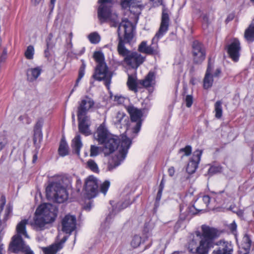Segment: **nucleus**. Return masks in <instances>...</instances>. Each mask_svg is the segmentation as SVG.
Wrapping results in <instances>:
<instances>
[{
    "instance_id": "33",
    "label": "nucleus",
    "mask_w": 254,
    "mask_h": 254,
    "mask_svg": "<svg viewBox=\"0 0 254 254\" xmlns=\"http://www.w3.org/2000/svg\"><path fill=\"white\" fill-rule=\"evenodd\" d=\"M222 102L217 101L214 104L215 117L217 119H220L222 116Z\"/></svg>"
},
{
    "instance_id": "20",
    "label": "nucleus",
    "mask_w": 254,
    "mask_h": 254,
    "mask_svg": "<svg viewBox=\"0 0 254 254\" xmlns=\"http://www.w3.org/2000/svg\"><path fill=\"white\" fill-rule=\"evenodd\" d=\"M67 238V236H64L59 242L56 243L49 247L44 248L43 249V253L44 254H56L59 251L63 248L64 244Z\"/></svg>"
},
{
    "instance_id": "21",
    "label": "nucleus",
    "mask_w": 254,
    "mask_h": 254,
    "mask_svg": "<svg viewBox=\"0 0 254 254\" xmlns=\"http://www.w3.org/2000/svg\"><path fill=\"white\" fill-rule=\"evenodd\" d=\"M132 202L129 198L125 200L123 202H118L117 204L116 208H113L112 211L109 213L106 218V221H110L112 219V216H115L117 213L119 212L120 210L124 209L129 205Z\"/></svg>"
},
{
    "instance_id": "41",
    "label": "nucleus",
    "mask_w": 254,
    "mask_h": 254,
    "mask_svg": "<svg viewBox=\"0 0 254 254\" xmlns=\"http://www.w3.org/2000/svg\"><path fill=\"white\" fill-rule=\"evenodd\" d=\"M185 102L186 103V106L190 108L191 106L193 103V97L191 95H187L185 99Z\"/></svg>"
},
{
    "instance_id": "5",
    "label": "nucleus",
    "mask_w": 254,
    "mask_h": 254,
    "mask_svg": "<svg viewBox=\"0 0 254 254\" xmlns=\"http://www.w3.org/2000/svg\"><path fill=\"white\" fill-rule=\"evenodd\" d=\"M201 232L196 231L195 234L199 238L200 243L197 249L198 252H208L212 246L214 240L218 238L220 232L217 229L206 225L201 227Z\"/></svg>"
},
{
    "instance_id": "27",
    "label": "nucleus",
    "mask_w": 254,
    "mask_h": 254,
    "mask_svg": "<svg viewBox=\"0 0 254 254\" xmlns=\"http://www.w3.org/2000/svg\"><path fill=\"white\" fill-rule=\"evenodd\" d=\"M138 51L140 53L147 55H152L156 53V51L153 47L147 46V42L142 41L138 46Z\"/></svg>"
},
{
    "instance_id": "34",
    "label": "nucleus",
    "mask_w": 254,
    "mask_h": 254,
    "mask_svg": "<svg viewBox=\"0 0 254 254\" xmlns=\"http://www.w3.org/2000/svg\"><path fill=\"white\" fill-rule=\"evenodd\" d=\"M88 39L90 42L92 44H97L100 41V36L97 32H93L88 35Z\"/></svg>"
},
{
    "instance_id": "16",
    "label": "nucleus",
    "mask_w": 254,
    "mask_h": 254,
    "mask_svg": "<svg viewBox=\"0 0 254 254\" xmlns=\"http://www.w3.org/2000/svg\"><path fill=\"white\" fill-rule=\"evenodd\" d=\"M114 122L117 128L124 129L125 132L129 129L130 120L124 112H119L115 117Z\"/></svg>"
},
{
    "instance_id": "56",
    "label": "nucleus",
    "mask_w": 254,
    "mask_h": 254,
    "mask_svg": "<svg viewBox=\"0 0 254 254\" xmlns=\"http://www.w3.org/2000/svg\"><path fill=\"white\" fill-rule=\"evenodd\" d=\"M164 179H162V180H161V183L160 184V185H159V190H163L164 189Z\"/></svg>"
},
{
    "instance_id": "57",
    "label": "nucleus",
    "mask_w": 254,
    "mask_h": 254,
    "mask_svg": "<svg viewBox=\"0 0 254 254\" xmlns=\"http://www.w3.org/2000/svg\"><path fill=\"white\" fill-rule=\"evenodd\" d=\"M150 1L153 2L154 3L157 4H162V0H149Z\"/></svg>"
},
{
    "instance_id": "13",
    "label": "nucleus",
    "mask_w": 254,
    "mask_h": 254,
    "mask_svg": "<svg viewBox=\"0 0 254 254\" xmlns=\"http://www.w3.org/2000/svg\"><path fill=\"white\" fill-rule=\"evenodd\" d=\"M193 61L196 64L201 63L205 58V51L203 45L198 41H194L192 45Z\"/></svg>"
},
{
    "instance_id": "55",
    "label": "nucleus",
    "mask_w": 254,
    "mask_h": 254,
    "mask_svg": "<svg viewBox=\"0 0 254 254\" xmlns=\"http://www.w3.org/2000/svg\"><path fill=\"white\" fill-rule=\"evenodd\" d=\"M85 70L79 69V73H78V77L82 78L84 75Z\"/></svg>"
},
{
    "instance_id": "54",
    "label": "nucleus",
    "mask_w": 254,
    "mask_h": 254,
    "mask_svg": "<svg viewBox=\"0 0 254 254\" xmlns=\"http://www.w3.org/2000/svg\"><path fill=\"white\" fill-rule=\"evenodd\" d=\"M221 73V70L219 68H217L215 72L214 73V74L212 75L213 76L217 77Z\"/></svg>"
},
{
    "instance_id": "60",
    "label": "nucleus",
    "mask_w": 254,
    "mask_h": 254,
    "mask_svg": "<svg viewBox=\"0 0 254 254\" xmlns=\"http://www.w3.org/2000/svg\"><path fill=\"white\" fill-rule=\"evenodd\" d=\"M56 0H50V6L53 9L54 7L55 3L56 2Z\"/></svg>"
},
{
    "instance_id": "6",
    "label": "nucleus",
    "mask_w": 254,
    "mask_h": 254,
    "mask_svg": "<svg viewBox=\"0 0 254 254\" xmlns=\"http://www.w3.org/2000/svg\"><path fill=\"white\" fill-rule=\"evenodd\" d=\"M93 58L97 64L93 77L98 81L104 80L106 86H108L111 83L112 75L105 62L104 54L101 52L96 51L94 53Z\"/></svg>"
},
{
    "instance_id": "28",
    "label": "nucleus",
    "mask_w": 254,
    "mask_h": 254,
    "mask_svg": "<svg viewBox=\"0 0 254 254\" xmlns=\"http://www.w3.org/2000/svg\"><path fill=\"white\" fill-rule=\"evenodd\" d=\"M42 69L40 67L29 68L27 70L28 80L33 81L36 80L40 75Z\"/></svg>"
},
{
    "instance_id": "11",
    "label": "nucleus",
    "mask_w": 254,
    "mask_h": 254,
    "mask_svg": "<svg viewBox=\"0 0 254 254\" xmlns=\"http://www.w3.org/2000/svg\"><path fill=\"white\" fill-rule=\"evenodd\" d=\"M94 104L95 102L91 98L88 96L83 97L79 102L77 118H80L82 116H87V112L93 107Z\"/></svg>"
},
{
    "instance_id": "2",
    "label": "nucleus",
    "mask_w": 254,
    "mask_h": 254,
    "mask_svg": "<svg viewBox=\"0 0 254 254\" xmlns=\"http://www.w3.org/2000/svg\"><path fill=\"white\" fill-rule=\"evenodd\" d=\"M134 27L131 22L124 21L119 28V43L117 51L120 56L124 57V62L133 69H137L145 61L146 56L137 52L129 51L126 48L121 34L124 33V39L130 42L133 38Z\"/></svg>"
},
{
    "instance_id": "3",
    "label": "nucleus",
    "mask_w": 254,
    "mask_h": 254,
    "mask_svg": "<svg viewBox=\"0 0 254 254\" xmlns=\"http://www.w3.org/2000/svg\"><path fill=\"white\" fill-rule=\"evenodd\" d=\"M28 220H21L16 226V232L17 234L14 235L12 239V241L9 244V250L14 253L19 252H23L25 254H34L29 247L26 245L23 241L21 237L29 238V236L26 231V225L28 224Z\"/></svg>"
},
{
    "instance_id": "8",
    "label": "nucleus",
    "mask_w": 254,
    "mask_h": 254,
    "mask_svg": "<svg viewBox=\"0 0 254 254\" xmlns=\"http://www.w3.org/2000/svg\"><path fill=\"white\" fill-rule=\"evenodd\" d=\"M127 109L130 116L132 132L134 133H137L141 126L142 111L133 106H128Z\"/></svg>"
},
{
    "instance_id": "53",
    "label": "nucleus",
    "mask_w": 254,
    "mask_h": 254,
    "mask_svg": "<svg viewBox=\"0 0 254 254\" xmlns=\"http://www.w3.org/2000/svg\"><path fill=\"white\" fill-rule=\"evenodd\" d=\"M237 228V225L234 222L233 223L231 224L230 229L232 231H234L236 230Z\"/></svg>"
},
{
    "instance_id": "30",
    "label": "nucleus",
    "mask_w": 254,
    "mask_h": 254,
    "mask_svg": "<svg viewBox=\"0 0 254 254\" xmlns=\"http://www.w3.org/2000/svg\"><path fill=\"white\" fill-rule=\"evenodd\" d=\"M244 37L249 42L254 41V20L252 21L249 27L246 29Z\"/></svg>"
},
{
    "instance_id": "44",
    "label": "nucleus",
    "mask_w": 254,
    "mask_h": 254,
    "mask_svg": "<svg viewBox=\"0 0 254 254\" xmlns=\"http://www.w3.org/2000/svg\"><path fill=\"white\" fill-rule=\"evenodd\" d=\"M6 140L5 136L0 134V151H1L6 144Z\"/></svg>"
},
{
    "instance_id": "48",
    "label": "nucleus",
    "mask_w": 254,
    "mask_h": 254,
    "mask_svg": "<svg viewBox=\"0 0 254 254\" xmlns=\"http://www.w3.org/2000/svg\"><path fill=\"white\" fill-rule=\"evenodd\" d=\"M162 191H163V190H158L156 198L157 201H159L161 199Z\"/></svg>"
},
{
    "instance_id": "42",
    "label": "nucleus",
    "mask_w": 254,
    "mask_h": 254,
    "mask_svg": "<svg viewBox=\"0 0 254 254\" xmlns=\"http://www.w3.org/2000/svg\"><path fill=\"white\" fill-rule=\"evenodd\" d=\"M134 0H123L121 2V5L124 8H130L132 4V1Z\"/></svg>"
},
{
    "instance_id": "61",
    "label": "nucleus",
    "mask_w": 254,
    "mask_h": 254,
    "mask_svg": "<svg viewBox=\"0 0 254 254\" xmlns=\"http://www.w3.org/2000/svg\"><path fill=\"white\" fill-rule=\"evenodd\" d=\"M67 46H68V48H71L72 47V42H71V41H70V39H69V42L67 44Z\"/></svg>"
},
{
    "instance_id": "46",
    "label": "nucleus",
    "mask_w": 254,
    "mask_h": 254,
    "mask_svg": "<svg viewBox=\"0 0 254 254\" xmlns=\"http://www.w3.org/2000/svg\"><path fill=\"white\" fill-rule=\"evenodd\" d=\"M1 203H0V210L1 211L5 205V198L4 196H1Z\"/></svg>"
},
{
    "instance_id": "47",
    "label": "nucleus",
    "mask_w": 254,
    "mask_h": 254,
    "mask_svg": "<svg viewBox=\"0 0 254 254\" xmlns=\"http://www.w3.org/2000/svg\"><path fill=\"white\" fill-rule=\"evenodd\" d=\"M175 172V169L173 167H171L168 169L169 175L171 177H173L174 175Z\"/></svg>"
},
{
    "instance_id": "39",
    "label": "nucleus",
    "mask_w": 254,
    "mask_h": 254,
    "mask_svg": "<svg viewBox=\"0 0 254 254\" xmlns=\"http://www.w3.org/2000/svg\"><path fill=\"white\" fill-rule=\"evenodd\" d=\"M110 185V182L109 181H105L100 186V191L105 195L108 190Z\"/></svg>"
},
{
    "instance_id": "45",
    "label": "nucleus",
    "mask_w": 254,
    "mask_h": 254,
    "mask_svg": "<svg viewBox=\"0 0 254 254\" xmlns=\"http://www.w3.org/2000/svg\"><path fill=\"white\" fill-rule=\"evenodd\" d=\"M203 23H205L203 24V26L206 27L208 23V17L206 14L203 16Z\"/></svg>"
},
{
    "instance_id": "59",
    "label": "nucleus",
    "mask_w": 254,
    "mask_h": 254,
    "mask_svg": "<svg viewBox=\"0 0 254 254\" xmlns=\"http://www.w3.org/2000/svg\"><path fill=\"white\" fill-rule=\"evenodd\" d=\"M37 158H38V156H37V152H36V153H35L34 155H33V160H32V162L33 163H35L37 160Z\"/></svg>"
},
{
    "instance_id": "24",
    "label": "nucleus",
    "mask_w": 254,
    "mask_h": 254,
    "mask_svg": "<svg viewBox=\"0 0 254 254\" xmlns=\"http://www.w3.org/2000/svg\"><path fill=\"white\" fill-rule=\"evenodd\" d=\"M127 85L130 90L135 93H137L138 89L141 88L139 80L137 81L135 77L130 75H128V76Z\"/></svg>"
},
{
    "instance_id": "17",
    "label": "nucleus",
    "mask_w": 254,
    "mask_h": 254,
    "mask_svg": "<svg viewBox=\"0 0 254 254\" xmlns=\"http://www.w3.org/2000/svg\"><path fill=\"white\" fill-rule=\"evenodd\" d=\"M240 49V43L237 39H234L228 46V53L230 57L235 62H237L239 60Z\"/></svg>"
},
{
    "instance_id": "40",
    "label": "nucleus",
    "mask_w": 254,
    "mask_h": 254,
    "mask_svg": "<svg viewBox=\"0 0 254 254\" xmlns=\"http://www.w3.org/2000/svg\"><path fill=\"white\" fill-rule=\"evenodd\" d=\"M100 148L95 145H91L90 147V156H96L98 155Z\"/></svg>"
},
{
    "instance_id": "4",
    "label": "nucleus",
    "mask_w": 254,
    "mask_h": 254,
    "mask_svg": "<svg viewBox=\"0 0 254 254\" xmlns=\"http://www.w3.org/2000/svg\"><path fill=\"white\" fill-rule=\"evenodd\" d=\"M57 208L50 203L40 205L35 211L34 223L39 230H43L46 224L53 222L57 216Z\"/></svg>"
},
{
    "instance_id": "25",
    "label": "nucleus",
    "mask_w": 254,
    "mask_h": 254,
    "mask_svg": "<svg viewBox=\"0 0 254 254\" xmlns=\"http://www.w3.org/2000/svg\"><path fill=\"white\" fill-rule=\"evenodd\" d=\"M211 68L209 64L205 73V77L203 79V87L205 89H208L211 87L213 82V76L211 74Z\"/></svg>"
},
{
    "instance_id": "31",
    "label": "nucleus",
    "mask_w": 254,
    "mask_h": 254,
    "mask_svg": "<svg viewBox=\"0 0 254 254\" xmlns=\"http://www.w3.org/2000/svg\"><path fill=\"white\" fill-rule=\"evenodd\" d=\"M200 239L197 237L196 236L195 237L193 236V238L190 239L189 243L188 248L190 252L192 254H198V251H197V249L198 248V246H197V243L198 241L200 242Z\"/></svg>"
},
{
    "instance_id": "18",
    "label": "nucleus",
    "mask_w": 254,
    "mask_h": 254,
    "mask_svg": "<svg viewBox=\"0 0 254 254\" xmlns=\"http://www.w3.org/2000/svg\"><path fill=\"white\" fill-rule=\"evenodd\" d=\"M217 245L218 248L213 251L212 254H232L233 246L231 242L220 241Z\"/></svg>"
},
{
    "instance_id": "22",
    "label": "nucleus",
    "mask_w": 254,
    "mask_h": 254,
    "mask_svg": "<svg viewBox=\"0 0 254 254\" xmlns=\"http://www.w3.org/2000/svg\"><path fill=\"white\" fill-rule=\"evenodd\" d=\"M124 21H128L131 22L127 18H125L122 20L121 22H120V18L116 13H111L109 16L107 22L110 23V25L111 27H118L117 32L118 33V29L121 24Z\"/></svg>"
},
{
    "instance_id": "19",
    "label": "nucleus",
    "mask_w": 254,
    "mask_h": 254,
    "mask_svg": "<svg viewBox=\"0 0 254 254\" xmlns=\"http://www.w3.org/2000/svg\"><path fill=\"white\" fill-rule=\"evenodd\" d=\"M78 128L79 131L87 136L91 134L89 129L90 121L88 116H82L80 118H78Z\"/></svg>"
},
{
    "instance_id": "36",
    "label": "nucleus",
    "mask_w": 254,
    "mask_h": 254,
    "mask_svg": "<svg viewBox=\"0 0 254 254\" xmlns=\"http://www.w3.org/2000/svg\"><path fill=\"white\" fill-rule=\"evenodd\" d=\"M88 167L93 172L95 173L99 172V168L97 164L95 162L91 159L89 160L87 162Z\"/></svg>"
},
{
    "instance_id": "49",
    "label": "nucleus",
    "mask_w": 254,
    "mask_h": 254,
    "mask_svg": "<svg viewBox=\"0 0 254 254\" xmlns=\"http://www.w3.org/2000/svg\"><path fill=\"white\" fill-rule=\"evenodd\" d=\"M81 79H82L81 77H80L78 76V78H77V79H76V83H75V84L74 85V88L71 90L70 94H71L73 92L74 88H75L76 87L78 86V83L79 82V81L81 80Z\"/></svg>"
},
{
    "instance_id": "50",
    "label": "nucleus",
    "mask_w": 254,
    "mask_h": 254,
    "mask_svg": "<svg viewBox=\"0 0 254 254\" xmlns=\"http://www.w3.org/2000/svg\"><path fill=\"white\" fill-rule=\"evenodd\" d=\"M236 213L237 214V215L240 217H242L244 214V211L241 209H238L236 211Z\"/></svg>"
},
{
    "instance_id": "29",
    "label": "nucleus",
    "mask_w": 254,
    "mask_h": 254,
    "mask_svg": "<svg viewBox=\"0 0 254 254\" xmlns=\"http://www.w3.org/2000/svg\"><path fill=\"white\" fill-rule=\"evenodd\" d=\"M71 146L74 152L78 156H79L80 148L82 146L80 135H76L72 139Z\"/></svg>"
},
{
    "instance_id": "43",
    "label": "nucleus",
    "mask_w": 254,
    "mask_h": 254,
    "mask_svg": "<svg viewBox=\"0 0 254 254\" xmlns=\"http://www.w3.org/2000/svg\"><path fill=\"white\" fill-rule=\"evenodd\" d=\"M243 241L246 243V246L250 248L251 246L252 241L251 240L250 236L246 234L244 237Z\"/></svg>"
},
{
    "instance_id": "7",
    "label": "nucleus",
    "mask_w": 254,
    "mask_h": 254,
    "mask_svg": "<svg viewBox=\"0 0 254 254\" xmlns=\"http://www.w3.org/2000/svg\"><path fill=\"white\" fill-rule=\"evenodd\" d=\"M46 195L48 199L58 203H63L68 198L65 188L57 182H51L46 189Z\"/></svg>"
},
{
    "instance_id": "12",
    "label": "nucleus",
    "mask_w": 254,
    "mask_h": 254,
    "mask_svg": "<svg viewBox=\"0 0 254 254\" xmlns=\"http://www.w3.org/2000/svg\"><path fill=\"white\" fill-rule=\"evenodd\" d=\"M170 18L169 14L165 9H163L162 13L161 22L158 32L152 39L153 42H157L168 31L169 25Z\"/></svg>"
},
{
    "instance_id": "52",
    "label": "nucleus",
    "mask_w": 254,
    "mask_h": 254,
    "mask_svg": "<svg viewBox=\"0 0 254 254\" xmlns=\"http://www.w3.org/2000/svg\"><path fill=\"white\" fill-rule=\"evenodd\" d=\"M43 0H31V2L34 5H37L39 4L41 2H42Z\"/></svg>"
},
{
    "instance_id": "23",
    "label": "nucleus",
    "mask_w": 254,
    "mask_h": 254,
    "mask_svg": "<svg viewBox=\"0 0 254 254\" xmlns=\"http://www.w3.org/2000/svg\"><path fill=\"white\" fill-rule=\"evenodd\" d=\"M210 201V197L208 195H204L201 200L195 202L193 205L196 211H200L207 207Z\"/></svg>"
},
{
    "instance_id": "1",
    "label": "nucleus",
    "mask_w": 254,
    "mask_h": 254,
    "mask_svg": "<svg viewBox=\"0 0 254 254\" xmlns=\"http://www.w3.org/2000/svg\"><path fill=\"white\" fill-rule=\"evenodd\" d=\"M94 136L100 144H104L103 151L106 156L117 150L109 161L108 170H113L125 159L131 144V140L127 135L122 134L118 136L110 133L103 123L98 127Z\"/></svg>"
},
{
    "instance_id": "62",
    "label": "nucleus",
    "mask_w": 254,
    "mask_h": 254,
    "mask_svg": "<svg viewBox=\"0 0 254 254\" xmlns=\"http://www.w3.org/2000/svg\"><path fill=\"white\" fill-rule=\"evenodd\" d=\"M85 66H86L84 62H83L82 63V65H81V66L80 67V68L82 69L85 70Z\"/></svg>"
},
{
    "instance_id": "14",
    "label": "nucleus",
    "mask_w": 254,
    "mask_h": 254,
    "mask_svg": "<svg viewBox=\"0 0 254 254\" xmlns=\"http://www.w3.org/2000/svg\"><path fill=\"white\" fill-rule=\"evenodd\" d=\"M202 153V150L197 149L193 152L192 156L190 159L186 169L187 172L189 174H191L195 172L200 161Z\"/></svg>"
},
{
    "instance_id": "35",
    "label": "nucleus",
    "mask_w": 254,
    "mask_h": 254,
    "mask_svg": "<svg viewBox=\"0 0 254 254\" xmlns=\"http://www.w3.org/2000/svg\"><path fill=\"white\" fill-rule=\"evenodd\" d=\"M34 54V48L32 45H29L27 47L26 50L25 52L24 55L26 58L28 60H32L33 59Z\"/></svg>"
},
{
    "instance_id": "38",
    "label": "nucleus",
    "mask_w": 254,
    "mask_h": 254,
    "mask_svg": "<svg viewBox=\"0 0 254 254\" xmlns=\"http://www.w3.org/2000/svg\"><path fill=\"white\" fill-rule=\"evenodd\" d=\"M180 153H183L184 154L181 156L182 158L184 156H189L191 153V147L190 145H187L185 147L181 148L179 150Z\"/></svg>"
},
{
    "instance_id": "10",
    "label": "nucleus",
    "mask_w": 254,
    "mask_h": 254,
    "mask_svg": "<svg viewBox=\"0 0 254 254\" xmlns=\"http://www.w3.org/2000/svg\"><path fill=\"white\" fill-rule=\"evenodd\" d=\"M85 190L88 198H92L96 196L98 193V180L93 176H89L85 181Z\"/></svg>"
},
{
    "instance_id": "58",
    "label": "nucleus",
    "mask_w": 254,
    "mask_h": 254,
    "mask_svg": "<svg viewBox=\"0 0 254 254\" xmlns=\"http://www.w3.org/2000/svg\"><path fill=\"white\" fill-rule=\"evenodd\" d=\"M229 210L232 211L234 213H236V211L238 210V209L236 208L235 205H231L229 207Z\"/></svg>"
},
{
    "instance_id": "64",
    "label": "nucleus",
    "mask_w": 254,
    "mask_h": 254,
    "mask_svg": "<svg viewBox=\"0 0 254 254\" xmlns=\"http://www.w3.org/2000/svg\"><path fill=\"white\" fill-rule=\"evenodd\" d=\"M198 254H208V252H198Z\"/></svg>"
},
{
    "instance_id": "15",
    "label": "nucleus",
    "mask_w": 254,
    "mask_h": 254,
    "mask_svg": "<svg viewBox=\"0 0 254 254\" xmlns=\"http://www.w3.org/2000/svg\"><path fill=\"white\" fill-rule=\"evenodd\" d=\"M62 231L70 234L76 228V219L75 216L66 215L62 222Z\"/></svg>"
},
{
    "instance_id": "37",
    "label": "nucleus",
    "mask_w": 254,
    "mask_h": 254,
    "mask_svg": "<svg viewBox=\"0 0 254 254\" xmlns=\"http://www.w3.org/2000/svg\"><path fill=\"white\" fill-rule=\"evenodd\" d=\"M141 242V238L138 235H135L132 239L131 245L133 248H135L140 245Z\"/></svg>"
},
{
    "instance_id": "26",
    "label": "nucleus",
    "mask_w": 254,
    "mask_h": 254,
    "mask_svg": "<svg viewBox=\"0 0 254 254\" xmlns=\"http://www.w3.org/2000/svg\"><path fill=\"white\" fill-rule=\"evenodd\" d=\"M154 73L152 71H149L144 79L139 80L141 88L142 87H148L151 86L154 83Z\"/></svg>"
},
{
    "instance_id": "9",
    "label": "nucleus",
    "mask_w": 254,
    "mask_h": 254,
    "mask_svg": "<svg viewBox=\"0 0 254 254\" xmlns=\"http://www.w3.org/2000/svg\"><path fill=\"white\" fill-rule=\"evenodd\" d=\"M112 0H98L100 5L98 9V17L101 23L107 22L109 16L112 13L110 6L107 4L111 3Z\"/></svg>"
},
{
    "instance_id": "51",
    "label": "nucleus",
    "mask_w": 254,
    "mask_h": 254,
    "mask_svg": "<svg viewBox=\"0 0 254 254\" xmlns=\"http://www.w3.org/2000/svg\"><path fill=\"white\" fill-rule=\"evenodd\" d=\"M218 169L214 167H211L209 170V173H214L217 171Z\"/></svg>"
},
{
    "instance_id": "63",
    "label": "nucleus",
    "mask_w": 254,
    "mask_h": 254,
    "mask_svg": "<svg viewBox=\"0 0 254 254\" xmlns=\"http://www.w3.org/2000/svg\"><path fill=\"white\" fill-rule=\"evenodd\" d=\"M76 182H77V184L78 185H80V186L81 185V181L80 179H77L76 181Z\"/></svg>"
},
{
    "instance_id": "32",
    "label": "nucleus",
    "mask_w": 254,
    "mask_h": 254,
    "mask_svg": "<svg viewBox=\"0 0 254 254\" xmlns=\"http://www.w3.org/2000/svg\"><path fill=\"white\" fill-rule=\"evenodd\" d=\"M59 153L61 156H64L68 154V145L64 139H62L59 148Z\"/></svg>"
}]
</instances>
